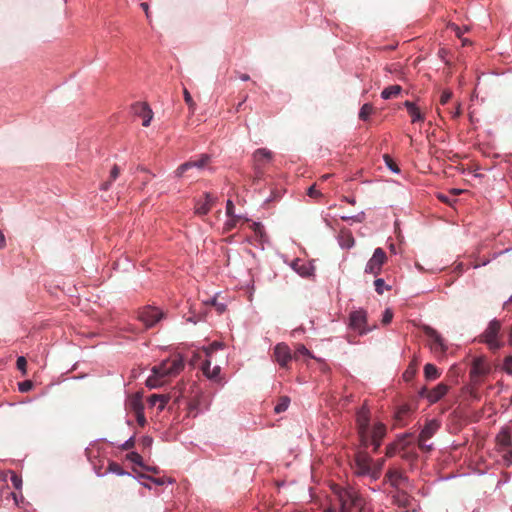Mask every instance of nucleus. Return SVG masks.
Returning <instances> with one entry per match:
<instances>
[{"mask_svg":"<svg viewBox=\"0 0 512 512\" xmlns=\"http://www.w3.org/2000/svg\"><path fill=\"white\" fill-rule=\"evenodd\" d=\"M335 502L339 505V512H351L353 508L359 512H372L362 495L352 487L334 486Z\"/></svg>","mask_w":512,"mask_h":512,"instance_id":"1","label":"nucleus"},{"mask_svg":"<svg viewBox=\"0 0 512 512\" xmlns=\"http://www.w3.org/2000/svg\"><path fill=\"white\" fill-rule=\"evenodd\" d=\"M221 347H222L221 343L215 342L208 348H204L199 351H193L192 352L193 355L190 358V365L195 367L198 365L199 360H202L203 358H205L201 363V369H202L204 375L211 380L218 379L220 376L221 367L219 365H215V366H213V368H211L212 351L215 348H221Z\"/></svg>","mask_w":512,"mask_h":512,"instance_id":"2","label":"nucleus"},{"mask_svg":"<svg viewBox=\"0 0 512 512\" xmlns=\"http://www.w3.org/2000/svg\"><path fill=\"white\" fill-rule=\"evenodd\" d=\"M476 340L486 344L491 351H497L502 348L504 342L501 334V322H490L486 330Z\"/></svg>","mask_w":512,"mask_h":512,"instance_id":"3","label":"nucleus"},{"mask_svg":"<svg viewBox=\"0 0 512 512\" xmlns=\"http://www.w3.org/2000/svg\"><path fill=\"white\" fill-rule=\"evenodd\" d=\"M209 159L210 157L208 155L203 154L198 159L183 163L177 168L176 176L186 178L197 177L201 170L207 165Z\"/></svg>","mask_w":512,"mask_h":512,"instance_id":"4","label":"nucleus"},{"mask_svg":"<svg viewBox=\"0 0 512 512\" xmlns=\"http://www.w3.org/2000/svg\"><path fill=\"white\" fill-rule=\"evenodd\" d=\"M353 469L357 476H369L372 479V457L365 451L356 453Z\"/></svg>","mask_w":512,"mask_h":512,"instance_id":"5","label":"nucleus"},{"mask_svg":"<svg viewBox=\"0 0 512 512\" xmlns=\"http://www.w3.org/2000/svg\"><path fill=\"white\" fill-rule=\"evenodd\" d=\"M357 427L361 446L368 448L369 410L363 406L357 413Z\"/></svg>","mask_w":512,"mask_h":512,"instance_id":"6","label":"nucleus"},{"mask_svg":"<svg viewBox=\"0 0 512 512\" xmlns=\"http://www.w3.org/2000/svg\"><path fill=\"white\" fill-rule=\"evenodd\" d=\"M387 261L386 252L382 248H376L372 257L366 264L365 272L377 276L380 274L382 266Z\"/></svg>","mask_w":512,"mask_h":512,"instance_id":"7","label":"nucleus"},{"mask_svg":"<svg viewBox=\"0 0 512 512\" xmlns=\"http://www.w3.org/2000/svg\"><path fill=\"white\" fill-rule=\"evenodd\" d=\"M226 232L230 231L233 228H236L238 225H242L247 221V218L242 214L238 213L235 210L233 203L230 200L226 201Z\"/></svg>","mask_w":512,"mask_h":512,"instance_id":"8","label":"nucleus"},{"mask_svg":"<svg viewBox=\"0 0 512 512\" xmlns=\"http://www.w3.org/2000/svg\"><path fill=\"white\" fill-rule=\"evenodd\" d=\"M439 423L436 420H430L421 430L418 437V446L423 451L432 450V445H427L426 442L436 433L439 428Z\"/></svg>","mask_w":512,"mask_h":512,"instance_id":"9","label":"nucleus"},{"mask_svg":"<svg viewBox=\"0 0 512 512\" xmlns=\"http://www.w3.org/2000/svg\"><path fill=\"white\" fill-rule=\"evenodd\" d=\"M273 153L266 149L260 148L253 153V161L256 173L258 175L263 174L265 167L272 162Z\"/></svg>","mask_w":512,"mask_h":512,"instance_id":"10","label":"nucleus"},{"mask_svg":"<svg viewBox=\"0 0 512 512\" xmlns=\"http://www.w3.org/2000/svg\"><path fill=\"white\" fill-rule=\"evenodd\" d=\"M293 356L290 348L285 343H278L274 347L273 351V359L275 362L279 364L281 368H288L289 362L292 360Z\"/></svg>","mask_w":512,"mask_h":512,"instance_id":"11","label":"nucleus"},{"mask_svg":"<svg viewBox=\"0 0 512 512\" xmlns=\"http://www.w3.org/2000/svg\"><path fill=\"white\" fill-rule=\"evenodd\" d=\"M422 329L424 333L431 339V349L435 353H444L447 347L438 332L428 325H423Z\"/></svg>","mask_w":512,"mask_h":512,"instance_id":"12","label":"nucleus"},{"mask_svg":"<svg viewBox=\"0 0 512 512\" xmlns=\"http://www.w3.org/2000/svg\"><path fill=\"white\" fill-rule=\"evenodd\" d=\"M386 435V426L382 423L375 424L372 428H369L368 433V446L371 444L374 446V452H377L381 445V440Z\"/></svg>","mask_w":512,"mask_h":512,"instance_id":"13","label":"nucleus"},{"mask_svg":"<svg viewBox=\"0 0 512 512\" xmlns=\"http://www.w3.org/2000/svg\"><path fill=\"white\" fill-rule=\"evenodd\" d=\"M490 371V366L486 362L484 357L475 358L472 362L470 369V376L472 380H476L478 377L485 376Z\"/></svg>","mask_w":512,"mask_h":512,"instance_id":"14","label":"nucleus"},{"mask_svg":"<svg viewBox=\"0 0 512 512\" xmlns=\"http://www.w3.org/2000/svg\"><path fill=\"white\" fill-rule=\"evenodd\" d=\"M166 317L163 310L158 307L147 305L138 312V320H161Z\"/></svg>","mask_w":512,"mask_h":512,"instance_id":"15","label":"nucleus"},{"mask_svg":"<svg viewBox=\"0 0 512 512\" xmlns=\"http://www.w3.org/2000/svg\"><path fill=\"white\" fill-rule=\"evenodd\" d=\"M376 326H368V322H349L348 325V341L354 342V334L364 335L374 329Z\"/></svg>","mask_w":512,"mask_h":512,"instance_id":"16","label":"nucleus"},{"mask_svg":"<svg viewBox=\"0 0 512 512\" xmlns=\"http://www.w3.org/2000/svg\"><path fill=\"white\" fill-rule=\"evenodd\" d=\"M133 112L143 118L142 125L148 127L153 118V112L147 103H135L132 106Z\"/></svg>","mask_w":512,"mask_h":512,"instance_id":"17","label":"nucleus"},{"mask_svg":"<svg viewBox=\"0 0 512 512\" xmlns=\"http://www.w3.org/2000/svg\"><path fill=\"white\" fill-rule=\"evenodd\" d=\"M496 446L498 451H505V449L511 448L512 437L507 429H502L496 436Z\"/></svg>","mask_w":512,"mask_h":512,"instance_id":"18","label":"nucleus"},{"mask_svg":"<svg viewBox=\"0 0 512 512\" xmlns=\"http://www.w3.org/2000/svg\"><path fill=\"white\" fill-rule=\"evenodd\" d=\"M126 409L133 412L134 414L144 410L142 403V394L135 393L131 395L126 401Z\"/></svg>","mask_w":512,"mask_h":512,"instance_id":"19","label":"nucleus"},{"mask_svg":"<svg viewBox=\"0 0 512 512\" xmlns=\"http://www.w3.org/2000/svg\"><path fill=\"white\" fill-rule=\"evenodd\" d=\"M403 106L407 109L412 123L423 122L425 120V115L420 111L414 102L407 100L403 103Z\"/></svg>","mask_w":512,"mask_h":512,"instance_id":"20","label":"nucleus"},{"mask_svg":"<svg viewBox=\"0 0 512 512\" xmlns=\"http://www.w3.org/2000/svg\"><path fill=\"white\" fill-rule=\"evenodd\" d=\"M448 392V386L444 383H439L436 387L428 391L426 398L430 403H436Z\"/></svg>","mask_w":512,"mask_h":512,"instance_id":"21","label":"nucleus"},{"mask_svg":"<svg viewBox=\"0 0 512 512\" xmlns=\"http://www.w3.org/2000/svg\"><path fill=\"white\" fill-rule=\"evenodd\" d=\"M386 478L388 482L394 487H399L403 482L407 480L403 473L397 469H389L386 473Z\"/></svg>","mask_w":512,"mask_h":512,"instance_id":"22","label":"nucleus"},{"mask_svg":"<svg viewBox=\"0 0 512 512\" xmlns=\"http://www.w3.org/2000/svg\"><path fill=\"white\" fill-rule=\"evenodd\" d=\"M214 198L211 194L205 195L204 202H198L195 206V213L198 215H205L212 207Z\"/></svg>","mask_w":512,"mask_h":512,"instance_id":"23","label":"nucleus"},{"mask_svg":"<svg viewBox=\"0 0 512 512\" xmlns=\"http://www.w3.org/2000/svg\"><path fill=\"white\" fill-rule=\"evenodd\" d=\"M170 359L162 361L159 365L152 368L151 372L159 375L162 379L171 376V370H169Z\"/></svg>","mask_w":512,"mask_h":512,"instance_id":"24","label":"nucleus"},{"mask_svg":"<svg viewBox=\"0 0 512 512\" xmlns=\"http://www.w3.org/2000/svg\"><path fill=\"white\" fill-rule=\"evenodd\" d=\"M168 400L169 398L165 395L153 394L148 398V403L150 406H156L158 410L162 411L165 408Z\"/></svg>","mask_w":512,"mask_h":512,"instance_id":"25","label":"nucleus"},{"mask_svg":"<svg viewBox=\"0 0 512 512\" xmlns=\"http://www.w3.org/2000/svg\"><path fill=\"white\" fill-rule=\"evenodd\" d=\"M292 267L299 275L304 277H308L313 273V268L300 260L294 261Z\"/></svg>","mask_w":512,"mask_h":512,"instance_id":"26","label":"nucleus"},{"mask_svg":"<svg viewBox=\"0 0 512 512\" xmlns=\"http://www.w3.org/2000/svg\"><path fill=\"white\" fill-rule=\"evenodd\" d=\"M402 91L400 85H391L383 89L381 97L385 100L397 97Z\"/></svg>","mask_w":512,"mask_h":512,"instance_id":"27","label":"nucleus"},{"mask_svg":"<svg viewBox=\"0 0 512 512\" xmlns=\"http://www.w3.org/2000/svg\"><path fill=\"white\" fill-rule=\"evenodd\" d=\"M183 368L184 360L181 356L170 359L169 370H171V376L179 374Z\"/></svg>","mask_w":512,"mask_h":512,"instance_id":"28","label":"nucleus"},{"mask_svg":"<svg viewBox=\"0 0 512 512\" xmlns=\"http://www.w3.org/2000/svg\"><path fill=\"white\" fill-rule=\"evenodd\" d=\"M424 375L427 380L431 381L439 378L440 372L435 365L428 363L424 366Z\"/></svg>","mask_w":512,"mask_h":512,"instance_id":"29","label":"nucleus"},{"mask_svg":"<svg viewBox=\"0 0 512 512\" xmlns=\"http://www.w3.org/2000/svg\"><path fill=\"white\" fill-rule=\"evenodd\" d=\"M414 436L412 433H405L398 437L397 443L401 451H405L412 443Z\"/></svg>","mask_w":512,"mask_h":512,"instance_id":"30","label":"nucleus"},{"mask_svg":"<svg viewBox=\"0 0 512 512\" xmlns=\"http://www.w3.org/2000/svg\"><path fill=\"white\" fill-rule=\"evenodd\" d=\"M289 404H290V398L288 396H281L278 399L276 406L274 407L275 413L280 414V413L286 411L289 407Z\"/></svg>","mask_w":512,"mask_h":512,"instance_id":"31","label":"nucleus"},{"mask_svg":"<svg viewBox=\"0 0 512 512\" xmlns=\"http://www.w3.org/2000/svg\"><path fill=\"white\" fill-rule=\"evenodd\" d=\"M384 463V458L378 459L376 462L372 461V480H377L380 477Z\"/></svg>","mask_w":512,"mask_h":512,"instance_id":"32","label":"nucleus"},{"mask_svg":"<svg viewBox=\"0 0 512 512\" xmlns=\"http://www.w3.org/2000/svg\"><path fill=\"white\" fill-rule=\"evenodd\" d=\"M163 384V379L154 373H152L146 380V386L150 389L158 388Z\"/></svg>","mask_w":512,"mask_h":512,"instance_id":"33","label":"nucleus"},{"mask_svg":"<svg viewBox=\"0 0 512 512\" xmlns=\"http://www.w3.org/2000/svg\"><path fill=\"white\" fill-rule=\"evenodd\" d=\"M119 174H120V169H119V167H118L117 165H114V166L112 167L111 171H110V178H109V180H108V181H106V182H104V183L102 184V189H103V190H108V189H109V187H110V185H111V183L117 179V177L119 176Z\"/></svg>","mask_w":512,"mask_h":512,"instance_id":"34","label":"nucleus"},{"mask_svg":"<svg viewBox=\"0 0 512 512\" xmlns=\"http://www.w3.org/2000/svg\"><path fill=\"white\" fill-rule=\"evenodd\" d=\"M373 111H374V108H373L372 104H370V103L364 104L359 111V119H361L363 121L368 120L370 115L373 113Z\"/></svg>","mask_w":512,"mask_h":512,"instance_id":"35","label":"nucleus"},{"mask_svg":"<svg viewBox=\"0 0 512 512\" xmlns=\"http://www.w3.org/2000/svg\"><path fill=\"white\" fill-rule=\"evenodd\" d=\"M108 471L112 474H115L117 476H124V475H130L129 473L125 472L123 468L116 462H110L108 465Z\"/></svg>","mask_w":512,"mask_h":512,"instance_id":"36","label":"nucleus"},{"mask_svg":"<svg viewBox=\"0 0 512 512\" xmlns=\"http://www.w3.org/2000/svg\"><path fill=\"white\" fill-rule=\"evenodd\" d=\"M375 290L378 294H383L385 290H390V286L387 285L384 279L378 278L374 281Z\"/></svg>","mask_w":512,"mask_h":512,"instance_id":"37","label":"nucleus"},{"mask_svg":"<svg viewBox=\"0 0 512 512\" xmlns=\"http://www.w3.org/2000/svg\"><path fill=\"white\" fill-rule=\"evenodd\" d=\"M219 294H216L213 298H211L210 300H207L205 301V303L208 305L210 304L211 305V308H210V312L212 310H216L218 312V315L221 314V311L223 309V306L222 304H219L217 303V297H218Z\"/></svg>","mask_w":512,"mask_h":512,"instance_id":"38","label":"nucleus"},{"mask_svg":"<svg viewBox=\"0 0 512 512\" xmlns=\"http://www.w3.org/2000/svg\"><path fill=\"white\" fill-rule=\"evenodd\" d=\"M294 359H299L301 356L311 357L309 350L304 345H299L294 354L292 355Z\"/></svg>","mask_w":512,"mask_h":512,"instance_id":"39","label":"nucleus"},{"mask_svg":"<svg viewBox=\"0 0 512 512\" xmlns=\"http://www.w3.org/2000/svg\"><path fill=\"white\" fill-rule=\"evenodd\" d=\"M384 158V161H385V164L387 165V167L395 172V173H398L400 171L398 165L395 163V161L391 158V156H389L388 154H385L383 156Z\"/></svg>","mask_w":512,"mask_h":512,"instance_id":"40","label":"nucleus"},{"mask_svg":"<svg viewBox=\"0 0 512 512\" xmlns=\"http://www.w3.org/2000/svg\"><path fill=\"white\" fill-rule=\"evenodd\" d=\"M501 369L506 374L512 375V355L504 358Z\"/></svg>","mask_w":512,"mask_h":512,"instance_id":"41","label":"nucleus"},{"mask_svg":"<svg viewBox=\"0 0 512 512\" xmlns=\"http://www.w3.org/2000/svg\"><path fill=\"white\" fill-rule=\"evenodd\" d=\"M10 481L13 485V487L17 490H20L22 488V478L21 476L17 475L15 472L10 471Z\"/></svg>","mask_w":512,"mask_h":512,"instance_id":"42","label":"nucleus"},{"mask_svg":"<svg viewBox=\"0 0 512 512\" xmlns=\"http://www.w3.org/2000/svg\"><path fill=\"white\" fill-rule=\"evenodd\" d=\"M368 317L366 311L356 310L351 312L349 320H366Z\"/></svg>","mask_w":512,"mask_h":512,"instance_id":"43","label":"nucleus"},{"mask_svg":"<svg viewBox=\"0 0 512 512\" xmlns=\"http://www.w3.org/2000/svg\"><path fill=\"white\" fill-rule=\"evenodd\" d=\"M398 451H401L400 448H399V445L398 443L395 441L391 444H389L386 448V456L387 457H392L394 456Z\"/></svg>","mask_w":512,"mask_h":512,"instance_id":"44","label":"nucleus"},{"mask_svg":"<svg viewBox=\"0 0 512 512\" xmlns=\"http://www.w3.org/2000/svg\"><path fill=\"white\" fill-rule=\"evenodd\" d=\"M184 100L186 104L189 106L190 110L193 112L195 109V102L192 99V96L190 95L189 91L184 88L183 90Z\"/></svg>","mask_w":512,"mask_h":512,"instance_id":"45","label":"nucleus"},{"mask_svg":"<svg viewBox=\"0 0 512 512\" xmlns=\"http://www.w3.org/2000/svg\"><path fill=\"white\" fill-rule=\"evenodd\" d=\"M33 388V383L30 380H25L23 382L18 383V389L20 392H28Z\"/></svg>","mask_w":512,"mask_h":512,"instance_id":"46","label":"nucleus"},{"mask_svg":"<svg viewBox=\"0 0 512 512\" xmlns=\"http://www.w3.org/2000/svg\"><path fill=\"white\" fill-rule=\"evenodd\" d=\"M128 459L130 461H132L133 463L139 465V466H143V459H142V456L140 454H138L137 452H131L129 455H128Z\"/></svg>","mask_w":512,"mask_h":512,"instance_id":"47","label":"nucleus"},{"mask_svg":"<svg viewBox=\"0 0 512 512\" xmlns=\"http://www.w3.org/2000/svg\"><path fill=\"white\" fill-rule=\"evenodd\" d=\"M16 365H17V368L22 372L23 375H25L27 373V371H26L27 361L24 356H19L17 358Z\"/></svg>","mask_w":512,"mask_h":512,"instance_id":"48","label":"nucleus"},{"mask_svg":"<svg viewBox=\"0 0 512 512\" xmlns=\"http://www.w3.org/2000/svg\"><path fill=\"white\" fill-rule=\"evenodd\" d=\"M307 195L315 199L322 197V193L318 189H316L315 185H312L308 188Z\"/></svg>","mask_w":512,"mask_h":512,"instance_id":"49","label":"nucleus"},{"mask_svg":"<svg viewBox=\"0 0 512 512\" xmlns=\"http://www.w3.org/2000/svg\"><path fill=\"white\" fill-rule=\"evenodd\" d=\"M502 453V458L507 465L512 463V449L508 448L505 451H500Z\"/></svg>","mask_w":512,"mask_h":512,"instance_id":"50","label":"nucleus"},{"mask_svg":"<svg viewBox=\"0 0 512 512\" xmlns=\"http://www.w3.org/2000/svg\"><path fill=\"white\" fill-rule=\"evenodd\" d=\"M149 481L153 482L157 486H163L166 483H169V484L172 483V480H170V479L166 480L165 478H162V477L155 478V477H152V476L149 477Z\"/></svg>","mask_w":512,"mask_h":512,"instance_id":"51","label":"nucleus"},{"mask_svg":"<svg viewBox=\"0 0 512 512\" xmlns=\"http://www.w3.org/2000/svg\"><path fill=\"white\" fill-rule=\"evenodd\" d=\"M451 97H452V92L449 90H444L440 97V103L442 105L447 104L449 102V100L451 99Z\"/></svg>","mask_w":512,"mask_h":512,"instance_id":"52","label":"nucleus"},{"mask_svg":"<svg viewBox=\"0 0 512 512\" xmlns=\"http://www.w3.org/2000/svg\"><path fill=\"white\" fill-rule=\"evenodd\" d=\"M408 412H409V409L407 407H401L396 412V420L397 421H402L404 419V417L408 414Z\"/></svg>","mask_w":512,"mask_h":512,"instance_id":"53","label":"nucleus"},{"mask_svg":"<svg viewBox=\"0 0 512 512\" xmlns=\"http://www.w3.org/2000/svg\"><path fill=\"white\" fill-rule=\"evenodd\" d=\"M134 444H135L134 437L131 436L123 444H121L120 447L122 450H129L134 446Z\"/></svg>","mask_w":512,"mask_h":512,"instance_id":"54","label":"nucleus"},{"mask_svg":"<svg viewBox=\"0 0 512 512\" xmlns=\"http://www.w3.org/2000/svg\"><path fill=\"white\" fill-rule=\"evenodd\" d=\"M252 226H253V230L256 233V235H259L260 237H262L263 232H264V227L260 223H256V222H254L252 224Z\"/></svg>","mask_w":512,"mask_h":512,"instance_id":"55","label":"nucleus"},{"mask_svg":"<svg viewBox=\"0 0 512 512\" xmlns=\"http://www.w3.org/2000/svg\"><path fill=\"white\" fill-rule=\"evenodd\" d=\"M135 416H136V420H137L138 424L140 426H144L146 423V418L144 416V410L139 413H136Z\"/></svg>","mask_w":512,"mask_h":512,"instance_id":"56","label":"nucleus"},{"mask_svg":"<svg viewBox=\"0 0 512 512\" xmlns=\"http://www.w3.org/2000/svg\"><path fill=\"white\" fill-rule=\"evenodd\" d=\"M394 317L393 311L390 308L385 309L382 320H392Z\"/></svg>","mask_w":512,"mask_h":512,"instance_id":"57","label":"nucleus"},{"mask_svg":"<svg viewBox=\"0 0 512 512\" xmlns=\"http://www.w3.org/2000/svg\"><path fill=\"white\" fill-rule=\"evenodd\" d=\"M438 199L441 202L446 203L448 205H452V203L455 201V200H451L447 195H444V194H439Z\"/></svg>","mask_w":512,"mask_h":512,"instance_id":"58","label":"nucleus"},{"mask_svg":"<svg viewBox=\"0 0 512 512\" xmlns=\"http://www.w3.org/2000/svg\"><path fill=\"white\" fill-rule=\"evenodd\" d=\"M153 443V439L149 436H145L142 438V444L145 446V447H150Z\"/></svg>","mask_w":512,"mask_h":512,"instance_id":"59","label":"nucleus"},{"mask_svg":"<svg viewBox=\"0 0 512 512\" xmlns=\"http://www.w3.org/2000/svg\"><path fill=\"white\" fill-rule=\"evenodd\" d=\"M355 241H354V238L349 234L347 236V240H346V246L347 247H352L354 245Z\"/></svg>","mask_w":512,"mask_h":512,"instance_id":"60","label":"nucleus"},{"mask_svg":"<svg viewBox=\"0 0 512 512\" xmlns=\"http://www.w3.org/2000/svg\"><path fill=\"white\" fill-rule=\"evenodd\" d=\"M5 246H6L5 236L2 233V231L0 230V249H3Z\"/></svg>","mask_w":512,"mask_h":512,"instance_id":"61","label":"nucleus"},{"mask_svg":"<svg viewBox=\"0 0 512 512\" xmlns=\"http://www.w3.org/2000/svg\"><path fill=\"white\" fill-rule=\"evenodd\" d=\"M413 373H414V368H413L412 366H410V367L406 370V372L404 373V376L408 378V375H409V376H412V375H413Z\"/></svg>","mask_w":512,"mask_h":512,"instance_id":"62","label":"nucleus"},{"mask_svg":"<svg viewBox=\"0 0 512 512\" xmlns=\"http://www.w3.org/2000/svg\"><path fill=\"white\" fill-rule=\"evenodd\" d=\"M140 6L145 11L146 16L149 17V13H148L149 6H148V4L143 2V3L140 4Z\"/></svg>","mask_w":512,"mask_h":512,"instance_id":"63","label":"nucleus"},{"mask_svg":"<svg viewBox=\"0 0 512 512\" xmlns=\"http://www.w3.org/2000/svg\"><path fill=\"white\" fill-rule=\"evenodd\" d=\"M142 467H143L145 470H147V471H151V472H154V473H157V472H158V469H157L156 467L145 466L144 464H143V466H142Z\"/></svg>","mask_w":512,"mask_h":512,"instance_id":"64","label":"nucleus"}]
</instances>
